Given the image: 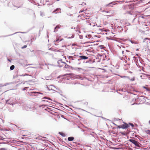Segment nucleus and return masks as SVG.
<instances>
[{
    "instance_id": "27",
    "label": "nucleus",
    "mask_w": 150,
    "mask_h": 150,
    "mask_svg": "<svg viewBox=\"0 0 150 150\" xmlns=\"http://www.w3.org/2000/svg\"><path fill=\"white\" fill-rule=\"evenodd\" d=\"M108 4L107 5V6H108L109 5V4Z\"/></svg>"
},
{
    "instance_id": "23",
    "label": "nucleus",
    "mask_w": 150,
    "mask_h": 150,
    "mask_svg": "<svg viewBox=\"0 0 150 150\" xmlns=\"http://www.w3.org/2000/svg\"><path fill=\"white\" fill-rule=\"evenodd\" d=\"M131 125L132 126H133H133H134V125H133V124H131Z\"/></svg>"
},
{
    "instance_id": "6",
    "label": "nucleus",
    "mask_w": 150,
    "mask_h": 150,
    "mask_svg": "<svg viewBox=\"0 0 150 150\" xmlns=\"http://www.w3.org/2000/svg\"><path fill=\"white\" fill-rule=\"evenodd\" d=\"M61 28V26L60 25H57L55 28H54V32L57 31H58V30L57 29H57H59Z\"/></svg>"
},
{
    "instance_id": "16",
    "label": "nucleus",
    "mask_w": 150,
    "mask_h": 150,
    "mask_svg": "<svg viewBox=\"0 0 150 150\" xmlns=\"http://www.w3.org/2000/svg\"><path fill=\"white\" fill-rule=\"evenodd\" d=\"M0 150H6V149L5 148H1Z\"/></svg>"
},
{
    "instance_id": "26",
    "label": "nucleus",
    "mask_w": 150,
    "mask_h": 150,
    "mask_svg": "<svg viewBox=\"0 0 150 150\" xmlns=\"http://www.w3.org/2000/svg\"><path fill=\"white\" fill-rule=\"evenodd\" d=\"M123 52H124V51H122V54H123Z\"/></svg>"
},
{
    "instance_id": "11",
    "label": "nucleus",
    "mask_w": 150,
    "mask_h": 150,
    "mask_svg": "<svg viewBox=\"0 0 150 150\" xmlns=\"http://www.w3.org/2000/svg\"><path fill=\"white\" fill-rule=\"evenodd\" d=\"M59 134L63 137H65V134L63 132H59Z\"/></svg>"
},
{
    "instance_id": "28",
    "label": "nucleus",
    "mask_w": 150,
    "mask_h": 150,
    "mask_svg": "<svg viewBox=\"0 0 150 150\" xmlns=\"http://www.w3.org/2000/svg\"><path fill=\"white\" fill-rule=\"evenodd\" d=\"M147 39V38H146L145 39Z\"/></svg>"
},
{
    "instance_id": "13",
    "label": "nucleus",
    "mask_w": 150,
    "mask_h": 150,
    "mask_svg": "<svg viewBox=\"0 0 150 150\" xmlns=\"http://www.w3.org/2000/svg\"><path fill=\"white\" fill-rule=\"evenodd\" d=\"M75 57H72V56H69V59H70V60H74V58H75Z\"/></svg>"
},
{
    "instance_id": "14",
    "label": "nucleus",
    "mask_w": 150,
    "mask_h": 150,
    "mask_svg": "<svg viewBox=\"0 0 150 150\" xmlns=\"http://www.w3.org/2000/svg\"><path fill=\"white\" fill-rule=\"evenodd\" d=\"M64 67L65 68H67V67L68 66V65H67L66 63H65V64H64Z\"/></svg>"
},
{
    "instance_id": "2",
    "label": "nucleus",
    "mask_w": 150,
    "mask_h": 150,
    "mask_svg": "<svg viewBox=\"0 0 150 150\" xmlns=\"http://www.w3.org/2000/svg\"><path fill=\"white\" fill-rule=\"evenodd\" d=\"M58 66L60 67L63 66L65 64V63L63 62L62 60H59L58 62Z\"/></svg>"
},
{
    "instance_id": "25",
    "label": "nucleus",
    "mask_w": 150,
    "mask_h": 150,
    "mask_svg": "<svg viewBox=\"0 0 150 150\" xmlns=\"http://www.w3.org/2000/svg\"><path fill=\"white\" fill-rule=\"evenodd\" d=\"M149 124H150V120H149Z\"/></svg>"
},
{
    "instance_id": "18",
    "label": "nucleus",
    "mask_w": 150,
    "mask_h": 150,
    "mask_svg": "<svg viewBox=\"0 0 150 150\" xmlns=\"http://www.w3.org/2000/svg\"><path fill=\"white\" fill-rule=\"evenodd\" d=\"M86 13H85V12H84V13H83L82 14H83V16H86Z\"/></svg>"
},
{
    "instance_id": "20",
    "label": "nucleus",
    "mask_w": 150,
    "mask_h": 150,
    "mask_svg": "<svg viewBox=\"0 0 150 150\" xmlns=\"http://www.w3.org/2000/svg\"><path fill=\"white\" fill-rule=\"evenodd\" d=\"M100 30H101V31H104V30H103V29H101Z\"/></svg>"
},
{
    "instance_id": "9",
    "label": "nucleus",
    "mask_w": 150,
    "mask_h": 150,
    "mask_svg": "<svg viewBox=\"0 0 150 150\" xmlns=\"http://www.w3.org/2000/svg\"><path fill=\"white\" fill-rule=\"evenodd\" d=\"M145 133L150 135V130L149 129H146L145 130Z\"/></svg>"
},
{
    "instance_id": "8",
    "label": "nucleus",
    "mask_w": 150,
    "mask_h": 150,
    "mask_svg": "<svg viewBox=\"0 0 150 150\" xmlns=\"http://www.w3.org/2000/svg\"><path fill=\"white\" fill-rule=\"evenodd\" d=\"M60 8H57L53 11L54 13H56L58 12L59 11H60Z\"/></svg>"
},
{
    "instance_id": "12",
    "label": "nucleus",
    "mask_w": 150,
    "mask_h": 150,
    "mask_svg": "<svg viewBox=\"0 0 150 150\" xmlns=\"http://www.w3.org/2000/svg\"><path fill=\"white\" fill-rule=\"evenodd\" d=\"M14 68H15L14 66V65H12L11 66V67H10V69L11 70H13L14 69Z\"/></svg>"
},
{
    "instance_id": "17",
    "label": "nucleus",
    "mask_w": 150,
    "mask_h": 150,
    "mask_svg": "<svg viewBox=\"0 0 150 150\" xmlns=\"http://www.w3.org/2000/svg\"><path fill=\"white\" fill-rule=\"evenodd\" d=\"M84 11V10H82V11H79V13H81V12H83Z\"/></svg>"
},
{
    "instance_id": "21",
    "label": "nucleus",
    "mask_w": 150,
    "mask_h": 150,
    "mask_svg": "<svg viewBox=\"0 0 150 150\" xmlns=\"http://www.w3.org/2000/svg\"><path fill=\"white\" fill-rule=\"evenodd\" d=\"M8 60L9 62H11V60H10V59H8Z\"/></svg>"
},
{
    "instance_id": "24",
    "label": "nucleus",
    "mask_w": 150,
    "mask_h": 150,
    "mask_svg": "<svg viewBox=\"0 0 150 150\" xmlns=\"http://www.w3.org/2000/svg\"><path fill=\"white\" fill-rule=\"evenodd\" d=\"M59 40H56V42H58V41H59Z\"/></svg>"
},
{
    "instance_id": "3",
    "label": "nucleus",
    "mask_w": 150,
    "mask_h": 150,
    "mask_svg": "<svg viewBox=\"0 0 150 150\" xmlns=\"http://www.w3.org/2000/svg\"><path fill=\"white\" fill-rule=\"evenodd\" d=\"M129 141L132 143L133 144H134L136 146H139V143L137 141L132 139H130L129 140Z\"/></svg>"
},
{
    "instance_id": "15",
    "label": "nucleus",
    "mask_w": 150,
    "mask_h": 150,
    "mask_svg": "<svg viewBox=\"0 0 150 150\" xmlns=\"http://www.w3.org/2000/svg\"><path fill=\"white\" fill-rule=\"evenodd\" d=\"M27 47V45H25L23 46V47H22V49H23Z\"/></svg>"
},
{
    "instance_id": "10",
    "label": "nucleus",
    "mask_w": 150,
    "mask_h": 150,
    "mask_svg": "<svg viewBox=\"0 0 150 150\" xmlns=\"http://www.w3.org/2000/svg\"><path fill=\"white\" fill-rule=\"evenodd\" d=\"M143 87L146 89V90L147 91H150V88H148V87H146L145 86H143Z\"/></svg>"
},
{
    "instance_id": "22",
    "label": "nucleus",
    "mask_w": 150,
    "mask_h": 150,
    "mask_svg": "<svg viewBox=\"0 0 150 150\" xmlns=\"http://www.w3.org/2000/svg\"><path fill=\"white\" fill-rule=\"evenodd\" d=\"M8 100H7L6 101V103H8Z\"/></svg>"
},
{
    "instance_id": "1",
    "label": "nucleus",
    "mask_w": 150,
    "mask_h": 150,
    "mask_svg": "<svg viewBox=\"0 0 150 150\" xmlns=\"http://www.w3.org/2000/svg\"><path fill=\"white\" fill-rule=\"evenodd\" d=\"M128 127V124L126 123H125L124 124H123L122 125H120L118 127L119 128L122 129H126Z\"/></svg>"
},
{
    "instance_id": "4",
    "label": "nucleus",
    "mask_w": 150,
    "mask_h": 150,
    "mask_svg": "<svg viewBox=\"0 0 150 150\" xmlns=\"http://www.w3.org/2000/svg\"><path fill=\"white\" fill-rule=\"evenodd\" d=\"M47 89L49 91L51 90H54V89L55 88L52 85H50L47 87Z\"/></svg>"
},
{
    "instance_id": "19",
    "label": "nucleus",
    "mask_w": 150,
    "mask_h": 150,
    "mask_svg": "<svg viewBox=\"0 0 150 150\" xmlns=\"http://www.w3.org/2000/svg\"><path fill=\"white\" fill-rule=\"evenodd\" d=\"M27 88V87H25V88H23V91H24V90H26V88Z\"/></svg>"
},
{
    "instance_id": "5",
    "label": "nucleus",
    "mask_w": 150,
    "mask_h": 150,
    "mask_svg": "<svg viewBox=\"0 0 150 150\" xmlns=\"http://www.w3.org/2000/svg\"><path fill=\"white\" fill-rule=\"evenodd\" d=\"M80 59H86L88 58V57L84 56H80L79 57Z\"/></svg>"
},
{
    "instance_id": "7",
    "label": "nucleus",
    "mask_w": 150,
    "mask_h": 150,
    "mask_svg": "<svg viewBox=\"0 0 150 150\" xmlns=\"http://www.w3.org/2000/svg\"><path fill=\"white\" fill-rule=\"evenodd\" d=\"M74 139V138L73 137H69L68 138V140L69 141H73Z\"/></svg>"
}]
</instances>
